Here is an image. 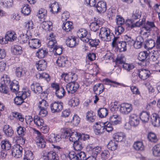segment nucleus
Returning <instances> with one entry per match:
<instances>
[{
	"instance_id": "obj_3",
	"label": "nucleus",
	"mask_w": 160,
	"mask_h": 160,
	"mask_svg": "<svg viewBox=\"0 0 160 160\" xmlns=\"http://www.w3.org/2000/svg\"><path fill=\"white\" fill-rule=\"evenodd\" d=\"M18 94V96L15 98L14 101L15 103L18 105H21L23 102L24 100L28 96H30V91H27L19 92Z\"/></svg>"
},
{
	"instance_id": "obj_1",
	"label": "nucleus",
	"mask_w": 160,
	"mask_h": 160,
	"mask_svg": "<svg viewBox=\"0 0 160 160\" xmlns=\"http://www.w3.org/2000/svg\"><path fill=\"white\" fill-rule=\"evenodd\" d=\"M99 36L103 41L108 42L113 37V33L111 32L110 30L107 28L102 27L100 29Z\"/></svg>"
},
{
	"instance_id": "obj_37",
	"label": "nucleus",
	"mask_w": 160,
	"mask_h": 160,
	"mask_svg": "<svg viewBox=\"0 0 160 160\" xmlns=\"http://www.w3.org/2000/svg\"><path fill=\"white\" fill-rule=\"evenodd\" d=\"M9 87L12 92H16L19 90V86L18 82L17 81L10 82Z\"/></svg>"
},
{
	"instance_id": "obj_33",
	"label": "nucleus",
	"mask_w": 160,
	"mask_h": 160,
	"mask_svg": "<svg viewBox=\"0 0 160 160\" xmlns=\"http://www.w3.org/2000/svg\"><path fill=\"white\" fill-rule=\"evenodd\" d=\"M125 137V136L123 133L120 132L114 134L113 135V137L114 140L118 142L122 141Z\"/></svg>"
},
{
	"instance_id": "obj_7",
	"label": "nucleus",
	"mask_w": 160,
	"mask_h": 160,
	"mask_svg": "<svg viewBox=\"0 0 160 160\" xmlns=\"http://www.w3.org/2000/svg\"><path fill=\"white\" fill-rule=\"evenodd\" d=\"M34 122L36 125L37 127H39L41 130L43 131L44 133H46L48 131V126L44 127L43 126L44 121L42 119L38 116H35L34 118Z\"/></svg>"
},
{
	"instance_id": "obj_50",
	"label": "nucleus",
	"mask_w": 160,
	"mask_h": 160,
	"mask_svg": "<svg viewBox=\"0 0 160 160\" xmlns=\"http://www.w3.org/2000/svg\"><path fill=\"white\" fill-rule=\"evenodd\" d=\"M120 52H125L127 50V43L125 41H122L117 47Z\"/></svg>"
},
{
	"instance_id": "obj_49",
	"label": "nucleus",
	"mask_w": 160,
	"mask_h": 160,
	"mask_svg": "<svg viewBox=\"0 0 160 160\" xmlns=\"http://www.w3.org/2000/svg\"><path fill=\"white\" fill-rule=\"evenodd\" d=\"M148 138L149 140L152 142H156L158 140L155 134L152 132L148 133Z\"/></svg>"
},
{
	"instance_id": "obj_62",
	"label": "nucleus",
	"mask_w": 160,
	"mask_h": 160,
	"mask_svg": "<svg viewBox=\"0 0 160 160\" xmlns=\"http://www.w3.org/2000/svg\"><path fill=\"white\" fill-rule=\"evenodd\" d=\"M89 42V44L91 47L96 48L100 42L98 39H92L91 38Z\"/></svg>"
},
{
	"instance_id": "obj_53",
	"label": "nucleus",
	"mask_w": 160,
	"mask_h": 160,
	"mask_svg": "<svg viewBox=\"0 0 160 160\" xmlns=\"http://www.w3.org/2000/svg\"><path fill=\"white\" fill-rule=\"evenodd\" d=\"M80 121V119L78 116L77 115H75L71 121V122L73 125V126H77L79 124Z\"/></svg>"
},
{
	"instance_id": "obj_57",
	"label": "nucleus",
	"mask_w": 160,
	"mask_h": 160,
	"mask_svg": "<svg viewBox=\"0 0 160 160\" xmlns=\"http://www.w3.org/2000/svg\"><path fill=\"white\" fill-rule=\"evenodd\" d=\"M63 29L66 32L70 31V22L68 21L63 22L62 26Z\"/></svg>"
},
{
	"instance_id": "obj_27",
	"label": "nucleus",
	"mask_w": 160,
	"mask_h": 160,
	"mask_svg": "<svg viewBox=\"0 0 160 160\" xmlns=\"http://www.w3.org/2000/svg\"><path fill=\"white\" fill-rule=\"evenodd\" d=\"M148 55V58H150L151 60L155 62L158 58L159 53L158 51H153L151 52H149Z\"/></svg>"
},
{
	"instance_id": "obj_36",
	"label": "nucleus",
	"mask_w": 160,
	"mask_h": 160,
	"mask_svg": "<svg viewBox=\"0 0 160 160\" xmlns=\"http://www.w3.org/2000/svg\"><path fill=\"white\" fill-rule=\"evenodd\" d=\"M48 51L45 49H39L36 53V56L39 58H44L47 54Z\"/></svg>"
},
{
	"instance_id": "obj_6",
	"label": "nucleus",
	"mask_w": 160,
	"mask_h": 160,
	"mask_svg": "<svg viewBox=\"0 0 160 160\" xmlns=\"http://www.w3.org/2000/svg\"><path fill=\"white\" fill-rule=\"evenodd\" d=\"M35 132L37 134L36 140L37 145L39 148H45L46 146V142L43 135L38 131H36Z\"/></svg>"
},
{
	"instance_id": "obj_41",
	"label": "nucleus",
	"mask_w": 160,
	"mask_h": 160,
	"mask_svg": "<svg viewBox=\"0 0 160 160\" xmlns=\"http://www.w3.org/2000/svg\"><path fill=\"white\" fill-rule=\"evenodd\" d=\"M12 51L14 54H20L22 53V48L19 46L14 45L12 48Z\"/></svg>"
},
{
	"instance_id": "obj_24",
	"label": "nucleus",
	"mask_w": 160,
	"mask_h": 160,
	"mask_svg": "<svg viewBox=\"0 0 160 160\" xmlns=\"http://www.w3.org/2000/svg\"><path fill=\"white\" fill-rule=\"evenodd\" d=\"M47 66V63L44 60L39 61L36 64V67L39 71H43L46 69Z\"/></svg>"
},
{
	"instance_id": "obj_64",
	"label": "nucleus",
	"mask_w": 160,
	"mask_h": 160,
	"mask_svg": "<svg viewBox=\"0 0 160 160\" xmlns=\"http://www.w3.org/2000/svg\"><path fill=\"white\" fill-rule=\"evenodd\" d=\"M47 45L49 48H53L57 46V43L55 39L49 40Z\"/></svg>"
},
{
	"instance_id": "obj_9",
	"label": "nucleus",
	"mask_w": 160,
	"mask_h": 160,
	"mask_svg": "<svg viewBox=\"0 0 160 160\" xmlns=\"http://www.w3.org/2000/svg\"><path fill=\"white\" fill-rule=\"evenodd\" d=\"M22 148L19 144H17L14 146L12 149V155L16 158H19L21 157Z\"/></svg>"
},
{
	"instance_id": "obj_29",
	"label": "nucleus",
	"mask_w": 160,
	"mask_h": 160,
	"mask_svg": "<svg viewBox=\"0 0 160 160\" xmlns=\"http://www.w3.org/2000/svg\"><path fill=\"white\" fill-rule=\"evenodd\" d=\"M32 89L33 88V91L37 94L41 93L42 94V87L38 83H33L31 85Z\"/></svg>"
},
{
	"instance_id": "obj_39",
	"label": "nucleus",
	"mask_w": 160,
	"mask_h": 160,
	"mask_svg": "<svg viewBox=\"0 0 160 160\" xmlns=\"http://www.w3.org/2000/svg\"><path fill=\"white\" fill-rule=\"evenodd\" d=\"M149 113L146 111L142 112L140 115V118L143 122H148L149 120Z\"/></svg>"
},
{
	"instance_id": "obj_30",
	"label": "nucleus",
	"mask_w": 160,
	"mask_h": 160,
	"mask_svg": "<svg viewBox=\"0 0 160 160\" xmlns=\"http://www.w3.org/2000/svg\"><path fill=\"white\" fill-rule=\"evenodd\" d=\"M33 34H32L30 33L29 31L27 32L26 34L25 35H21L20 38L21 41L23 43H27L29 42V40L30 39V38H32Z\"/></svg>"
},
{
	"instance_id": "obj_28",
	"label": "nucleus",
	"mask_w": 160,
	"mask_h": 160,
	"mask_svg": "<svg viewBox=\"0 0 160 160\" xmlns=\"http://www.w3.org/2000/svg\"><path fill=\"white\" fill-rule=\"evenodd\" d=\"M149 51H144L139 53L138 58L141 61H144L147 58H148Z\"/></svg>"
},
{
	"instance_id": "obj_54",
	"label": "nucleus",
	"mask_w": 160,
	"mask_h": 160,
	"mask_svg": "<svg viewBox=\"0 0 160 160\" xmlns=\"http://www.w3.org/2000/svg\"><path fill=\"white\" fill-rule=\"evenodd\" d=\"M48 106V104L46 100L42 99L39 101L38 103L39 108H47Z\"/></svg>"
},
{
	"instance_id": "obj_20",
	"label": "nucleus",
	"mask_w": 160,
	"mask_h": 160,
	"mask_svg": "<svg viewBox=\"0 0 160 160\" xmlns=\"http://www.w3.org/2000/svg\"><path fill=\"white\" fill-rule=\"evenodd\" d=\"M17 38V35L13 31H8L5 35L6 40H7V41H13L16 39Z\"/></svg>"
},
{
	"instance_id": "obj_12",
	"label": "nucleus",
	"mask_w": 160,
	"mask_h": 160,
	"mask_svg": "<svg viewBox=\"0 0 160 160\" xmlns=\"http://www.w3.org/2000/svg\"><path fill=\"white\" fill-rule=\"evenodd\" d=\"M62 103L59 102H54L50 105L51 112L53 113L58 112L62 109Z\"/></svg>"
},
{
	"instance_id": "obj_25",
	"label": "nucleus",
	"mask_w": 160,
	"mask_h": 160,
	"mask_svg": "<svg viewBox=\"0 0 160 160\" xmlns=\"http://www.w3.org/2000/svg\"><path fill=\"white\" fill-rule=\"evenodd\" d=\"M49 8L50 11L54 14L57 13L60 10L58 3L56 2H54L53 3L51 4Z\"/></svg>"
},
{
	"instance_id": "obj_58",
	"label": "nucleus",
	"mask_w": 160,
	"mask_h": 160,
	"mask_svg": "<svg viewBox=\"0 0 160 160\" xmlns=\"http://www.w3.org/2000/svg\"><path fill=\"white\" fill-rule=\"evenodd\" d=\"M99 27L98 23L96 22L91 23L90 25V28L91 30L94 32H96L98 29Z\"/></svg>"
},
{
	"instance_id": "obj_22",
	"label": "nucleus",
	"mask_w": 160,
	"mask_h": 160,
	"mask_svg": "<svg viewBox=\"0 0 160 160\" xmlns=\"http://www.w3.org/2000/svg\"><path fill=\"white\" fill-rule=\"evenodd\" d=\"M143 42V38L141 36H139L137 37L136 41H134V43L133 45L135 48L139 49L142 47Z\"/></svg>"
},
{
	"instance_id": "obj_52",
	"label": "nucleus",
	"mask_w": 160,
	"mask_h": 160,
	"mask_svg": "<svg viewBox=\"0 0 160 160\" xmlns=\"http://www.w3.org/2000/svg\"><path fill=\"white\" fill-rule=\"evenodd\" d=\"M73 142V148L76 151V152L82 149L83 147L81 144L79 143L78 140Z\"/></svg>"
},
{
	"instance_id": "obj_56",
	"label": "nucleus",
	"mask_w": 160,
	"mask_h": 160,
	"mask_svg": "<svg viewBox=\"0 0 160 160\" xmlns=\"http://www.w3.org/2000/svg\"><path fill=\"white\" fill-rule=\"evenodd\" d=\"M134 65L132 64L124 63L123 65V68L128 72L130 71L134 68Z\"/></svg>"
},
{
	"instance_id": "obj_60",
	"label": "nucleus",
	"mask_w": 160,
	"mask_h": 160,
	"mask_svg": "<svg viewBox=\"0 0 160 160\" xmlns=\"http://www.w3.org/2000/svg\"><path fill=\"white\" fill-rule=\"evenodd\" d=\"M77 38L75 37H71V48L75 47L78 44V42L77 41Z\"/></svg>"
},
{
	"instance_id": "obj_13",
	"label": "nucleus",
	"mask_w": 160,
	"mask_h": 160,
	"mask_svg": "<svg viewBox=\"0 0 160 160\" xmlns=\"http://www.w3.org/2000/svg\"><path fill=\"white\" fill-rule=\"evenodd\" d=\"M95 7L97 11L99 13H104L107 10V4L105 2L103 1L98 2Z\"/></svg>"
},
{
	"instance_id": "obj_45",
	"label": "nucleus",
	"mask_w": 160,
	"mask_h": 160,
	"mask_svg": "<svg viewBox=\"0 0 160 160\" xmlns=\"http://www.w3.org/2000/svg\"><path fill=\"white\" fill-rule=\"evenodd\" d=\"M126 58L124 55L121 54H118L115 60V62L117 64H123L125 62Z\"/></svg>"
},
{
	"instance_id": "obj_19",
	"label": "nucleus",
	"mask_w": 160,
	"mask_h": 160,
	"mask_svg": "<svg viewBox=\"0 0 160 160\" xmlns=\"http://www.w3.org/2000/svg\"><path fill=\"white\" fill-rule=\"evenodd\" d=\"M102 122H96L94 126V132L97 135L101 134L104 132V127L102 124Z\"/></svg>"
},
{
	"instance_id": "obj_17",
	"label": "nucleus",
	"mask_w": 160,
	"mask_h": 160,
	"mask_svg": "<svg viewBox=\"0 0 160 160\" xmlns=\"http://www.w3.org/2000/svg\"><path fill=\"white\" fill-rule=\"evenodd\" d=\"M61 139V136L58 134L51 133L48 138V141L51 143H55L59 142Z\"/></svg>"
},
{
	"instance_id": "obj_61",
	"label": "nucleus",
	"mask_w": 160,
	"mask_h": 160,
	"mask_svg": "<svg viewBox=\"0 0 160 160\" xmlns=\"http://www.w3.org/2000/svg\"><path fill=\"white\" fill-rule=\"evenodd\" d=\"M155 27V26L153 22L148 21L144 27V28L147 31H150L151 28Z\"/></svg>"
},
{
	"instance_id": "obj_55",
	"label": "nucleus",
	"mask_w": 160,
	"mask_h": 160,
	"mask_svg": "<svg viewBox=\"0 0 160 160\" xmlns=\"http://www.w3.org/2000/svg\"><path fill=\"white\" fill-rule=\"evenodd\" d=\"M145 45L149 49H152L155 46V42L153 39H151L148 40L146 42Z\"/></svg>"
},
{
	"instance_id": "obj_10",
	"label": "nucleus",
	"mask_w": 160,
	"mask_h": 160,
	"mask_svg": "<svg viewBox=\"0 0 160 160\" xmlns=\"http://www.w3.org/2000/svg\"><path fill=\"white\" fill-rule=\"evenodd\" d=\"M132 110V105L128 103L122 104L119 109L121 113L123 114H128Z\"/></svg>"
},
{
	"instance_id": "obj_51",
	"label": "nucleus",
	"mask_w": 160,
	"mask_h": 160,
	"mask_svg": "<svg viewBox=\"0 0 160 160\" xmlns=\"http://www.w3.org/2000/svg\"><path fill=\"white\" fill-rule=\"evenodd\" d=\"M21 12L25 16L28 15L31 12V9L28 5L24 6L21 9Z\"/></svg>"
},
{
	"instance_id": "obj_46",
	"label": "nucleus",
	"mask_w": 160,
	"mask_h": 160,
	"mask_svg": "<svg viewBox=\"0 0 160 160\" xmlns=\"http://www.w3.org/2000/svg\"><path fill=\"white\" fill-rule=\"evenodd\" d=\"M98 115L99 117L103 118L105 117L108 114V111L106 108H101L98 111Z\"/></svg>"
},
{
	"instance_id": "obj_21",
	"label": "nucleus",
	"mask_w": 160,
	"mask_h": 160,
	"mask_svg": "<svg viewBox=\"0 0 160 160\" xmlns=\"http://www.w3.org/2000/svg\"><path fill=\"white\" fill-rule=\"evenodd\" d=\"M109 119L110 122L114 126L121 122L120 117L117 115H113L110 117Z\"/></svg>"
},
{
	"instance_id": "obj_34",
	"label": "nucleus",
	"mask_w": 160,
	"mask_h": 160,
	"mask_svg": "<svg viewBox=\"0 0 160 160\" xmlns=\"http://www.w3.org/2000/svg\"><path fill=\"white\" fill-rule=\"evenodd\" d=\"M25 28L27 29V31H29L30 33L32 34H33L34 33L33 29L34 28L33 27V23L32 21L30 20L26 22L25 25Z\"/></svg>"
},
{
	"instance_id": "obj_31",
	"label": "nucleus",
	"mask_w": 160,
	"mask_h": 160,
	"mask_svg": "<svg viewBox=\"0 0 160 160\" xmlns=\"http://www.w3.org/2000/svg\"><path fill=\"white\" fill-rule=\"evenodd\" d=\"M42 28L46 31H50L52 29V23L50 21L43 22L42 24Z\"/></svg>"
},
{
	"instance_id": "obj_18",
	"label": "nucleus",
	"mask_w": 160,
	"mask_h": 160,
	"mask_svg": "<svg viewBox=\"0 0 160 160\" xmlns=\"http://www.w3.org/2000/svg\"><path fill=\"white\" fill-rule=\"evenodd\" d=\"M3 130L7 137H11L13 135V131L12 127L8 125H4L3 127Z\"/></svg>"
},
{
	"instance_id": "obj_48",
	"label": "nucleus",
	"mask_w": 160,
	"mask_h": 160,
	"mask_svg": "<svg viewBox=\"0 0 160 160\" xmlns=\"http://www.w3.org/2000/svg\"><path fill=\"white\" fill-rule=\"evenodd\" d=\"M152 150L153 154L154 156H160V144H157L154 146Z\"/></svg>"
},
{
	"instance_id": "obj_59",
	"label": "nucleus",
	"mask_w": 160,
	"mask_h": 160,
	"mask_svg": "<svg viewBox=\"0 0 160 160\" xmlns=\"http://www.w3.org/2000/svg\"><path fill=\"white\" fill-rule=\"evenodd\" d=\"M28 160H32L33 158L32 152L30 151H26L23 159Z\"/></svg>"
},
{
	"instance_id": "obj_38",
	"label": "nucleus",
	"mask_w": 160,
	"mask_h": 160,
	"mask_svg": "<svg viewBox=\"0 0 160 160\" xmlns=\"http://www.w3.org/2000/svg\"><path fill=\"white\" fill-rule=\"evenodd\" d=\"M71 132L72 131L71 130ZM80 134L77 132H71V142H75L78 140L80 138Z\"/></svg>"
},
{
	"instance_id": "obj_5",
	"label": "nucleus",
	"mask_w": 160,
	"mask_h": 160,
	"mask_svg": "<svg viewBox=\"0 0 160 160\" xmlns=\"http://www.w3.org/2000/svg\"><path fill=\"white\" fill-rule=\"evenodd\" d=\"M71 93H73L75 92L79 87L78 84L76 82L77 80V75L75 73H72L71 74Z\"/></svg>"
},
{
	"instance_id": "obj_2",
	"label": "nucleus",
	"mask_w": 160,
	"mask_h": 160,
	"mask_svg": "<svg viewBox=\"0 0 160 160\" xmlns=\"http://www.w3.org/2000/svg\"><path fill=\"white\" fill-rule=\"evenodd\" d=\"M78 37L83 42H88L91 38L90 32L84 28L79 29L77 32Z\"/></svg>"
},
{
	"instance_id": "obj_23",
	"label": "nucleus",
	"mask_w": 160,
	"mask_h": 160,
	"mask_svg": "<svg viewBox=\"0 0 160 160\" xmlns=\"http://www.w3.org/2000/svg\"><path fill=\"white\" fill-rule=\"evenodd\" d=\"M93 91L96 95L101 93L104 89L103 85L102 84L98 83L93 87Z\"/></svg>"
},
{
	"instance_id": "obj_43",
	"label": "nucleus",
	"mask_w": 160,
	"mask_h": 160,
	"mask_svg": "<svg viewBox=\"0 0 160 160\" xmlns=\"http://www.w3.org/2000/svg\"><path fill=\"white\" fill-rule=\"evenodd\" d=\"M114 140L110 141L107 145L108 148L111 150H116L118 147V142H115Z\"/></svg>"
},
{
	"instance_id": "obj_47",
	"label": "nucleus",
	"mask_w": 160,
	"mask_h": 160,
	"mask_svg": "<svg viewBox=\"0 0 160 160\" xmlns=\"http://www.w3.org/2000/svg\"><path fill=\"white\" fill-rule=\"evenodd\" d=\"M61 136L62 138L68 139L70 140V129L68 128L63 129Z\"/></svg>"
},
{
	"instance_id": "obj_11",
	"label": "nucleus",
	"mask_w": 160,
	"mask_h": 160,
	"mask_svg": "<svg viewBox=\"0 0 160 160\" xmlns=\"http://www.w3.org/2000/svg\"><path fill=\"white\" fill-rule=\"evenodd\" d=\"M43 158L44 160H58V158L56 153L52 151L49 152L44 151Z\"/></svg>"
},
{
	"instance_id": "obj_35",
	"label": "nucleus",
	"mask_w": 160,
	"mask_h": 160,
	"mask_svg": "<svg viewBox=\"0 0 160 160\" xmlns=\"http://www.w3.org/2000/svg\"><path fill=\"white\" fill-rule=\"evenodd\" d=\"M2 149L6 150H8L11 148V145L9 141L7 140H2L1 142Z\"/></svg>"
},
{
	"instance_id": "obj_42",
	"label": "nucleus",
	"mask_w": 160,
	"mask_h": 160,
	"mask_svg": "<svg viewBox=\"0 0 160 160\" xmlns=\"http://www.w3.org/2000/svg\"><path fill=\"white\" fill-rule=\"evenodd\" d=\"M86 118L89 122H93L96 119L95 114L92 111H89L87 113Z\"/></svg>"
},
{
	"instance_id": "obj_16",
	"label": "nucleus",
	"mask_w": 160,
	"mask_h": 160,
	"mask_svg": "<svg viewBox=\"0 0 160 160\" xmlns=\"http://www.w3.org/2000/svg\"><path fill=\"white\" fill-rule=\"evenodd\" d=\"M151 120L152 124L155 127H158L160 126V118L158 115L153 113L151 116Z\"/></svg>"
},
{
	"instance_id": "obj_63",
	"label": "nucleus",
	"mask_w": 160,
	"mask_h": 160,
	"mask_svg": "<svg viewBox=\"0 0 160 160\" xmlns=\"http://www.w3.org/2000/svg\"><path fill=\"white\" fill-rule=\"evenodd\" d=\"M12 115L17 119H18L21 122H23L24 120V118L22 116L21 113L17 112H14L12 113Z\"/></svg>"
},
{
	"instance_id": "obj_4",
	"label": "nucleus",
	"mask_w": 160,
	"mask_h": 160,
	"mask_svg": "<svg viewBox=\"0 0 160 160\" xmlns=\"http://www.w3.org/2000/svg\"><path fill=\"white\" fill-rule=\"evenodd\" d=\"M151 73L150 71L146 69H141L138 70V73L135 72L132 73V76H138L139 78L143 80H145L148 78L150 76Z\"/></svg>"
},
{
	"instance_id": "obj_14",
	"label": "nucleus",
	"mask_w": 160,
	"mask_h": 160,
	"mask_svg": "<svg viewBox=\"0 0 160 160\" xmlns=\"http://www.w3.org/2000/svg\"><path fill=\"white\" fill-rule=\"evenodd\" d=\"M30 47L33 49H36L40 47L41 44L39 39H38L30 38L28 42Z\"/></svg>"
},
{
	"instance_id": "obj_15",
	"label": "nucleus",
	"mask_w": 160,
	"mask_h": 160,
	"mask_svg": "<svg viewBox=\"0 0 160 160\" xmlns=\"http://www.w3.org/2000/svg\"><path fill=\"white\" fill-rule=\"evenodd\" d=\"M129 118V122L131 125L136 127L139 124V118L136 115L132 114L130 115Z\"/></svg>"
},
{
	"instance_id": "obj_26",
	"label": "nucleus",
	"mask_w": 160,
	"mask_h": 160,
	"mask_svg": "<svg viewBox=\"0 0 160 160\" xmlns=\"http://www.w3.org/2000/svg\"><path fill=\"white\" fill-rule=\"evenodd\" d=\"M68 62L67 57L65 56H60L58 58L56 61V63L59 67H63L65 66V64Z\"/></svg>"
},
{
	"instance_id": "obj_40",
	"label": "nucleus",
	"mask_w": 160,
	"mask_h": 160,
	"mask_svg": "<svg viewBox=\"0 0 160 160\" xmlns=\"http://www.w3.org/2000/svg\"><path fill=\"white\" fill-rule=\"evenodd\" d=\"M134 148L137 150L142 151L144 149V145L143 143L141 141H136L135 142L133 145Z\"/></svg>"
},
{
	"instance_id": "obj_8",
	"label": "nucleus",
	"mask_w": 160,
	"mask_h": 160,
	"mask_svg": "<svg viewBox=\"0 0 160 160\" xmlns=\"http://www.w3.org/2000/svg\"><path fill=\"white\" fill-rule=\"evenodd\" d=\"M51 86L52 88L55 89V94L58 98L61 99L64 96L65 91L63 88H60L59 85L56 83H52Z\"/></svg>"
},
{
	"instance_id": "obj_44",
	"label": "nucleus",
	"mask_w": 160,
	"mask_h": 160,
	"mask_svg": "<svg viewBox=\"0 0 160 160\" xmlns=\"http://www.w3.org/2000/svg\"><path fill=\"white\" fill-rule=\"evenodd\" d=\"M1 4L4 8H9L13 4V0H1Z\"/></svg>"
},
{
	"instance_id": "obj_32",
	"label": "nucleus",
	"mask_w": 160,
	"mask_h": 160,
	"mask_svg": "<svg viewBox=\"0 0 160 160\" xmlns=\"http://www.w3.org/2000/svg\"><path fill=\"white\" fill-rule=\"evenodd\" d=\"M47 10L44 8H41L38 11L37 15L39 18L44 20L47 17Z\"/></svg>"
}]
</instances>
